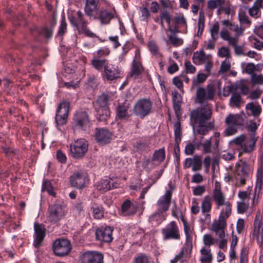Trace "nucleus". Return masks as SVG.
<instances>
[{
	"label": "nucleus",
	"mask_w": 263,
	"mask_h": 263,
	"mask_svg": "<svg viewBox=\"0 0 263 263\" xmlns=\"http://www.w3.org/2000/svg\"><path fill=\"white\" fill-rule=\"evenodd\" d=\"M212 198L216 203L217 209L223 206L218 219L214 221H227L231 215L232 204L229 201H226L225 195L221 192L220 187L217 186L213 190Z\"/></svg>",
	"instance_id": "1"
},
{
	"label": "nucleus",
	"mask_w": 263,
	"mask_h": 263,
	"mask_svg": "<svg viewBox=\"0 0 263 263\" xmlns=\"http://www.w3.org/2000/svg\"><path fill=\"white\" fill-rule=\"evenodd\" d=\"M212 114V106L210 104L201 105L196 109H194L190 114V122L193 130L197 124H205L209 120Z\"/></svg>",
	"instance_id": "2"
},
{
	"label": "nucleus",
	"mask_w": 263,
	"mask_h": 263,
	"mask_svg": "<svg viewBox=\"0 0 263 263\" xmlns=\"http://www.w3.org/2000/svg\"><path fill=\"white\" fill-rule=\"evenodd\" d=\"M110 96L105 93L100 95L96 101L95 110L97 112L98 119L100 121L106 122L110 117L109 101Z\"/></svg>",
	"instance_id": "3"
},
{
	"label": "nucleus",
	"mask_w": 263,
	"mask_h": 263,
	"mask_svg": "<svg viewBox=\"0 0 263 263\" xmlns=\"http://www.w3.org/2000/svg\"><path fill=\"white\" fill-rule=\"evenodd\" d=\"M252 173L253 167L248 162L241 160L236 164L234 174L237 180L239 181L240 185H244L251 177Z\"/></svg>",
	"instance_id": "4"
},
{
	"label": "nucleus",
	"mask_w": 263,
	"mask_h": 263,
	"mask_svg": "<svg viewBox=\"0 0 263 263\" xmlns=\"http://www.w3.org/2000/svg\"><path fill=\"white\" fill-rule=\"evenodd\" d=\"M70 22L74 26L77 28L79 32L82 34L92 39L98 38L100 39L96 34L88 28L87 27L88 23L81 11H78L76 16L71 17Z\"/></svg>",
	"instance_id": "5"
},
{
	"label": "nucleus",
	"mask_w": 263,
	"mask_h": 263,
	"mask_svg": "<svg viewBox=\"0 0 263 263\" xmlns=\"http://www.w3.org/2000/svg\"><path fill=\"white\" fill-rule=\"evenodd\" d=\"M88 149V143L83 138L78 139L70 144L71 156L76 159L83 158Z\"/></svg>",
	"instance_id": "6"
},
{
	"label": "nucleus",
	"mask_w": 263,
	"mask_h": 263,
	"mask_svg": "<svg viewBox=\"0 0 263 263\" xmlns=\"http://www.w3.org/2000/svg\"><path fill=\"white\" fill-rule=\"evenodd\" d=\"M52 251L54 254L59 257L67 255L71 252L72 247L70 241L64 238L56 239L52 243Z\"/></svg>",
	"instance_id": "7"
},
{
	"label": "nucleus",
	"mask_w": 263,
	"mask_h": 263,
	"mask_svg": "<svg viewBox=\"0 0 263 263\" xmlns=\"http://www.w3.org/2000/svg\"><path fill=\"white\" fill-rule=\"evenodd\" d=\"M215 93V89L212 85H208L206 89L198 87L196 93L195 102L201 105L208 103L207 101L212 100Z\"/></svg>",
	"instance_id": "8"
},
{
	"label": "nucleus",
	"mask_w": 263,
	"mask_h": 263,
	"mask_svg": "<svg viewBox=\"0 0 263 263\" xmlns=\"http://www.w3.org/2000/svg\"><path fill=\"white\" fill-rule=\"evenodd\" d=\"M144 67L142 64L140 50L137 48L135 50V57L131 64L130 72L128 75L129 78L137 79L140 77L143 71Z\"/></svg>",
	"instance_id": "9"
},
{
	"label": "nucleus",
	"mask_w": 263,
	"mask_h": 263,
	"mask_svg": "<svg viewBox=\"0 0 263 263\" xmlns=\"http://www.w3.org/2000/svg\"><path fill=\"white\" fill-rule=\"evenodd\" d=\"M48 220L50 222L57 223L61 220L66 213V208L60 203H55L48 209Z\"/></svg>",
	"instance_id": "10"
},
{
	"label": "nucleus",
	"mask_w": 263,
	"mask_h": 263,
	"mask_svg": "<svg viewBox=\"0 0 263 263\" xmlns=\"http://www.w3.org/2000/svg\"><path fill=\"white\" fill-rule=\"evenodd\" d=\"M227 227V221H213L212 224V231L215 233L221 240L219 244V247L223 249L227 247V240L225 237L224 230Z\"/></svg>",
	"instance_id": "11"
},
{
	"label": "nucleus",
	"mask_w": 263,
	"mask_h": 263,
	"mask_svg": "<svg viewBox=\"0 0 263 263\" xmlns=\"http://www.w3.org/2000/svg\"><path fill=\"white\" fill-rule=\"evenodd\" d=\"M152 105V101L149 99H140L135 104L134 113L141 117H145L151 112Z\"/></svg>",
	"instance_id": "12"
},
{
	"label": "nucleus",
	"mask_w": 263,
	"mask_h": 263,
	"mask_svg": "<svg viewBox=\"0 0 263 263\" xmlns=\"http://www.w3.org/2000/svg\"><path fill=\"white\" fill-rule=\"evenodd\" d=\"M164 240L168 239L178 240L180 238L179 229L177 223L172 221L161 230Z\"/></svg>",
	"instance_id": "13"
},
{
	"label": "nucleus",
	"mask_w": 263,
	"mask_h": 263,
	"mask_svg": "<svg viewBox=\"0 0 263 263\" xmlns=\"http://www.w3.org/2000/svg\"><path fill=\"white\" fill-rule=\"evenodd\" d=\"M70 103L68 101H63L59 104L55 117L58 125L62 126L66 123Z\"/></svg>",
	"instance_id": "14"
},
{
	"label": "nucleus",
	"mask_w": 263,
	"mask_h": 263,
	"mask_svg": "<svg viewBox=\"0 0 263 263\" xmlns=\"http://www.w3.org/2000/svg\"><path fill=\"white\" fill-rule=\"evenodd\" d=\"M81 263H104V255L99 251H87L80 255Z\"/></svg>",
	"instance_id": "15"
},
{
	"label": "nucleus",
	"mask_w": 263,
	"mask_h": 263,
	"mask_svg": "<svg viewBox=\"0 0 263 263\" xmlns=\"http://www.w3.org/2000/svg\"><path fill=\"white\" fill-rule=\"evenodd\" d=\"M122 71L118 66L108 63L102 73L103 78L108 81H113L121 77Z\"/></svg>",
	"instance_id": "16"
},
{
	"label": "nucleus",
	"mask_w": 263,
	"mask_h": 263,
	"mask_svg": "<svg viewBox=\"0 0 263 263\" xmlns=\"http://www.w3.org/2000/svg\"><path fill=\"white\" fill-rule=\"evenodd\" d=\"M112 136V133L105 128H97L95 134V139L100 145L109 143Z\"/></svg>",
	"instance_id": "17"
},
{
	"label": "nucleus",
	"mask_w": 263,
	"mask_h": 263,
	"mask_svg": "<svg viewBox=\"0 0 263 263\" xmlns=\"http://www.w3.org/2000/svg\"><path fill=\"white\" fill-rule=\"evenodd\" d=\"M88 181L87 175L84 172L74 173L70 177L71 185L77 189H83Z\"/></svg>",
	"instance_id": "18"
},
{
	"label": "nucleus",
	"mask_w": 263,
	"mask_h": 263,
	"mask_svg": "<svg viewBox=\"0 0 263 263\" xmlns=\"http://www.w3.org/2000/svg\"><path fill=\"white\" fill-rule=\"evenodd\" d=\"M261 215L257 212L254 222V231L253 238L256 239L258 242L263 244V222H261Z\"/></svg>",
	"instance_id": "19"
},
{
	"label": "nucleus",
	"mask_w": 263,
	"mask_h": 263,
	"mask_svg": "<svg viewBox=\"0 0 263 263\" xmlns=\"http://www.w3.org/2000/svg\"><path fill=\"white\" fill-rule=\"evenodd\" d=\"M115 10H109L107 9H101L99 13L95 14L91 17L94 19L98 20L102 25L108 24L110 21L115 17Z\"/></svg>",
	"instance_id": "20"
},
{
	"label": "nucleus",
	"mask_w": 263,
	"mask_h": 263,
	"mask_svg": "<svg viewBox=\"0 0 263 263\" xmlns=\"http://www.w3.org/2000/svg\"><path fill=\"white\" fill-rule=\"evenodd\" d=\"M113 229L110 227H102L96 230V236L97 240L105 242L112 241Z\"/></svg>",
	"instance_id": "21"
},
{
	"label": "nucleus",
	"mask_w": 263,
	"mask_h": 263,
	"mask_svg": "<svg viewBox=\"0 0 263 263\" xmlns=\"http://www.w3.org/2000/svg\"><path fill=\"white\" fill-rule=\"evenodd\" d=\"M172 196V192L171 191L167 190L165 192V194L157 201L158 211L166 213L168 210L171 204Z\"/></svg>",
	"instance_id": "22"
},
{
	"label": "nucleus",
	"mask_w": 263,
	"mask_h": 263,
	"mask_svg": "<svg viewBox=\"0 0 263 263\" xmlns=\"http://www.w3.org/2000/svg\"><path fill=\"white\" fill-rule=\"evenodd\" d=\"M34 239L33 245L36 248H39L43 242L45 236L46 229L45 226L42 224L35 223L34 224Z\"/></svg>",
	"instance_id": "23"
},
{
	"label": "nucleus",
	"mask_w": 263,
	"mask_h": 263,
	"mask_svg": "<svg viewBox=\"0 0 263 263\" xmlns=\"http://www.w3.org/2000/svg\"><path fill=\"white\" fill-rule=\"evenodd\" d=\"M202 161L201 156L196 155L193 158H187L183 164L184 168H192L193 171H200L202 169Z\"/></svg>",
	"instance_id": "24"
},
{
	"label": "nucleus",
	"mask_w": 263,
	"mask_h": 263,
	"mask_svg": "<svg viewBox=\"0 0 263 263\" xmlns=\"http://www.w3.org/2000/svg\"><path fill=\"white\" fill-rule=\"evenodd\" d=\"M201 146L202 148V152L203 154H212L213 155H215L219 152L218 142L215 141V143H213L212 139H208L203 142H201Z\"/></svg>",
	"instance_id": "25"
},
{
	"label": "nucleus",
	"mask_w": 263,
	"mask_h": 263,
	"mask_svg": "<svg viewBox=\"0 0 263 263\" xmlns=\"http://www.w3.org/2000/svg\"><path fill=\"white\" fill-rule=\"evenodd\" d=\"M245 114L242 112L239 114H230L225 119V123L228 125L232 126L242 127L244 125Z\"/></svg>",
	"instance_id": "26"
},
{
	"label": "nucleus",
	"mask_w": 263,
	"mask_h": 263,
	"mask_svg": "<svg viewBox=\"0 0 263 263\" xmlns=\"http://www.w3.org/2000/svg\"><path fill=\"white\" fill-rule=\"evenodd\" d=\"M263 185V175L261 173L259 174L258 173L257 176V180L256 183V186L254 190V193L253 197L251 198V205L254 206L256 205L258 202V199L259 197L260 191L262 189Z\"/></svg>",
	"instance_id": "27"
},
{
	"label": "nucleus",
	"mask_w": 263,
	"mask_h": 263,
	"mask_svg": "<svg viewBox=\"0 0 263 263\" xmlns=\"http://www.w3.org/2000/svg\"><path fill=\"white\" fill-rule=\"evenodd\" d=\"M112 180L110 178L101 179L96 184L97 189L102 193L106 192L117 186V183L112 182Z\"/></svg>",
	"instance_id": "28"
},
{
	"label": "nucleus",
	"mask_w": 263,
	"mask_h": 263,
	"mask_svg": "<svg viewBox=\"0 0 263 263\" xmlns=\"http://www.w3.org/2000/svg\"><path fill=\"white\" fill-rule=\"evenodd\" d=\"M100 0H86L84 7L86 14L90 17L97 14Z\"/></svg>",
	"instance_id": "29"
},
{
	"label": "nucleus",
	"mask_w": 263,
	"mask_h": 263,
	"mask_svg": "<svg viewBox=\"0 0 263 263\" xmlns=\"http://www.w3.org/2000/svg\"><path fill=\"white\" fill-rule=\"evenodd\" d=\"M73 121L76 125L81 128L87 126L89 123L87 113L86 111L77 112L74 116Z\"/></svg>",
	"instance_id": "30"
},
{
	"label": "nucleus",
	"mask_w": 263,
	"mask_h": 263,
	"mask_svg": "<svg viewBox=\"0 0 263 263\" xmlns=\"http://www.w3.org/2000/svg\"><path fill=\"white\" fill-rule=\"evenodd\" d=\"M138 207L129 200H126L122 204L121 211L125 216L133 215L136 213Z\"/></svg>",
	"instance_id": "31"
},
{
	"label": "nucleus",
	"mask_w": 263,
	"mask_h": 263,
	"mask_svg": "<svg viewBox=\"0 0 263 263\" xmlns=\"http://www.w3.org/2000/svg\"><path fill=\"white\" fill-rule=\"evenodd\" d=\"M129 104L124 102L119 103L117 108V116L120 119H127L131 116L128 111Z\"/></svg>",
	"instance_id": "32"
},
{
	"label": "nucleus",
	"mask_w": 263,
	"mask_h": 263,
	"mask_svg": "<svg viewBox=\"0 0 263 263\" xmlns=\"http://www.w3.org/2000/svg\"><path fill=\"white\" fill-rule=\"evenodd\" d=\"M166 213L157 210L149 216L148 220L152 224L157 226L166 219Z\"/></svg>",
	"instance_id": "33"
},
{
	"label": "nucleus",
	"mask_w": 263,
	"mask_h": 263,
	"mask_svg": "<svg viewBox=\"0 0 263 263\" xmlns=\"http://www.w3.org/2000/svg\"><path fill=\"white\" fill-rule=\"evenodd\" d=\"M257 139L256 137H250V138L245 140L243 145H242V151L246 153H250L255 148V143Z\"/></svg>",
	"instance_id": "34"
},
{
	"label": "nucleus",
	"mask_w": 263,
	"mask_h": 263,
	"mask_svg": "<svg viewBox=\"0 0 263 263\" xmlns=\"http://www.w3.org/2000/svg\"><path fill=\"white\" fill-rule=\"evenodd\" d=\"M246 110L251 111V115L255 118L258 117L262 111L261 106L257 104H255L253 102L248 103L246 105Z\"/></svg>",
	"instance_id": "35"
},
{
	"label": "nucleus",
	"mask_w": 263,
	"mask_h": 263,
	"mask_svg": "<svg viewBox=\"0 0 263 263\" xmlns=\"http://www.w3.org/2000/svg\"><path fill=\"white\" fill-rule=\"evenodd\" d=\"M175 25L179 28H183V33H186L187 25L186 20L183 14H180L175 16L174 17Z\"/></svg>",
	"instance_id": "36"
},
{
	"label": "nucleus",
	"mask_w": 263,
	"mask_h": 263,
	"mask_svg": "<svg viewBox=\"0 0 263 263\" xmlns=\"http://www.w3.org/2000/svg\"><path fill=\"white\" fill-rule=\"evenodd\" d=\"M241 102L242 98L240 94L236 91L232 92L230 99L229 105L233 108H240Z\"/></svg>",
	"instance_id": "37"
},
{
	"label": "nucleus",
	"mask_w": 263,
	"mask_h": 263,
	"mask_svg": "<svg viewBox=\"0 0 263 263\" xmlns=\"http://www.w3.org/2000/svg\"><path fill=\"white\" fill-rule=\"evenodd\" d=\"M108 61L106 59H96L93 58L91 60V64L92 67L98 71L104 70L106 65L108 64Z\"/></svg>",
	"instance_id": "38"
},
{
	"label": "nucleus",
	"mask_w": 263,
	"mask_h": 263,
	"mask_svg": "<svg viewBox=\"0 0 263 263\" xmlns=\"http://www.w3.org/2000/svg\"><path fill=\"white\" fill-rule=\"evenodd\" d=\"M200 253L202 255L200 260L202 263L211 262L213 259V256L211 253V249L209 248L203 247L200 250Z\"/></svg>",
	"instance_id": "39"
},
{
	"label": "nucleus",
	"mask_w": 263,
	"mask_h": 263,
	"mask_svg": "<svg viewBox=\"0 0 263 263\" xmlns=\"http://www.w3.org/2000/svg\"><path fill=\"white\" fill-rule=\"evenodd\" d=\"M153 160L155 161L157 164H161L164 161L165 158V151L164 147L156 150L153 155Z\"/></svg>",
	"instance_id": "40"
},
{
	"label": "nucleus",
	"mask_w": 263,
	"mask_h": 263,
	"mask_svg": "<svg viewBox=\"0 0 263 263\" xmlns=\"http://www.w3.org/2000/svg\"><path fill=\"white\" fill-rule=\"evenodd\" d=\"M263 0H256L253 6L249 9V15L252 17L257 18V15L260 11V9L261 8Z\"/></svg>",
	"instance_id": "41"
},
{
	"label": "nucleus",
	"mask_w": 263,
	"mask_h": 263,
	"mask_svg": "<svg viewBox=\"0 0 263 263\" xmlns=\"http://www.w3.org/2000/svg\"><path fill=\"white\" fill-rule=\"evenodd\" d=\"M206 59V55L203 51H200L199 52H195L193 57L194 63L197 65L204 63Z\"/></svg>",
	"instance_id": "42"
},
{
	"label": "nucleus",
	"mask_w": 263,
	"mask_h": 263,
	"mask_svg": "<svg viewBox=\"0 0 263 263\" xmlns=\"http://www.w3.org/2000/svg\"><path fill=\"white\" fill-rule=\"evenodd\" d=\"M133 263H151V257L144 253H140L134 257Z\"/></svg>",
	"instance_id": "43"
},
{
	"label": "nucleus",
	"mask_w": 263,
	"mask_h": 263,
	"mask_svg": "<svg viewBox=\"0 0 263 263\" xmlns=\"http://www.w3.org/2000/svg\"><path fill=\"white\" fill-rule=\"evenodd\" d=\"M212 208L211 198L210 196L204 197L201 203V210L203 213L209 212Z\"/></svg>",
	"instance_id": "44"
},
{
	"label": "nucleus",
	"mask_w": 263,
	"mask_h": 263,
	"mask_svg": "<svg viewBox=\"0 0 263 263\" xmlns=\"http://www.w3.org/2000/svg\"><path fill=\"white\" fill-rule=\"evenodd\" d=\"M133 45L129 42H127L124 46L122 47V53L118 57V59L120 62L125 61V57L130 50L132 48Z\"/></svg>",
	"instance_id": "45"
},
{
	"label": "nucleus",
	"mask_w": 263,
	"mask_h": 263,
	"mask_svg": "<svg viewBox=\"0 0 263 263\" xmlns=\"http://www.w3.org/2000/svg\"><path fill=\"white\" fill-rule=\"evenodd\" d=\"M184 231L186 237V244L192 245V237H193V232L190 226L187 223L183 225Z\"/></svg>",
	"instance_id": "46"
},
{
	"label": "nucleus",
	"mask_w": 263,
	"mask_h": 263,
	"mask_svg": "<svg viewBox=\"0 0 263 263\" xmlns=\"http://www.w3.org/2000/svg\"><path fill=\"white\" fill-rule=\"evenodd\" d=\"M134 148L137 152H143L148 150L149 148V144L147 142L142 141H138L134 145Z\"/></svg>",
	"instance_id": "47"
},
{
	"label": "nucleus",
	"mask_w": 263,
	"mask_h": 263,
	"mask_svg": "<svg viewBox=\"0 0 263 263\" xmlns=\"http://www.w3.org/2000/svg\"><path fill=\"white\" fill-rule=\"evenodd\" d=\"M91 209L95 218L99 219L103 217L104 212L102 208L99 207L97 204H93Z\"/></svg>",
	"instance_id": "48"
},
{
	"label": "nucleus",
	"mask_w": 263,
	"mask_h": 263,
	"mask_svg": "<svg viewBox=\"0 0 263 263\" xmlns=\"http://www.w3.org/2000/svg\"><path fill=\"white\" fill-rule=\"evenodd\" d=\"M174 133L175 142H179L181 139L182 129L179 121L176 122L174 124Z\"/></svg>",
	"instance_id": "49"
},
{
	"label": "nucleus",
	"mask_w": 263,
	"mask_h": 263,
	"mask_svg": "<svg viewBox=\"0 0 263 263\" xmlns=\"http://www.w3.org/2000/svg\"><path fill=\"white\" fill-rule=\"evenodd\" d=\"M205 17L204 14L202 11L199 12V18L198 21V34H200L201 35L204 29V27Z\"/></svg>",
	"instance_id": "50"
},
{
	"label": "nucleus",
	"mask_w": 263,
	"mask_h": 263,
	"mask_svg": "<svg viewBox=\"0 0 263 263\" xmlns=\"http://www.w3.org/2000/svg\"><path fill=\"white\" fill-rule=\"evenodd\" d=\"M219 24L218 22L214 23L210 29L211 36L214 41H216L218 38Z\"/></svg>",
	"instance_id": "51"
},
{
	"label": "nucleus",
	"mask_w": 263,
	"mask_h": 263,
	"mask_svg": "<svg viewBox=\"0 0 263 263\" xmlns=\"http://www.w3.org/2000/svg\"><path fill=\"white\" fill-rule=\"evenodd\" d=\"M110 53V50L107 48H102L99 49L93 54V58L96 59H103L102 58L107 56Z\"/></svg>",
	"instance_id": "52"
},
{
	"label": "nucleus",
	"mask_w": 263,
	"mask_h": 263,
	"mask_svg": "<svg viewBox=\"0 0 263 263\" xmlns=\"http://www.w3.org/2000/svg\"><path fill=\"white\" fill-rule=\"evenodd\" d=\"M168 41H170L174 47L180 46L183 43V40L178 37L176 35H170L168 36Z\"/></svg>",
	"instance_id": "53"
},
{
	"label": "nucleus",
	"mask_w": 263,
	"mask_h": 263,
	"mask_svg": "<svg viewBox=\"0 0 263 263\" xmlns=\"http://www.w3.org/2000/svg\"><path fill=\"white\" fill-rule=\"evenodd\" d=\"M224 0H209L208 2V8L214 10L217 7L222 6L224 4Z\"/></svg>",
	"instance_id": "54"
},
{
	"label": "nucleus",
	"mask_w": 263,
	"mask_h": 263,
	"mask_svg": "<svg viewBox=\"0 0 263 263\" xmlns=\"http://www.w3.org/2000/svg\"><path fill=\"white\" fill-rule=\"evenodd\" d=\"M55 23L50 27L48 28L47 27H44L41 31V34L43 35L46 39H50L52 37L53 27Z\"/></svg>",
	"instance_id": "55"
},
{
	"label": "nucleus",
	"mask_w": 263,
	"mask_h": 263,
	"mask_svg": "<svg viewBox=\"0 0 263 263\" xmlns=\"http://www.w3.org/2000/svg\"><path fill=\"white\" fill-rule=\"evenodd\" d=\"M209 73L205 74L203 73H199L197 76V79L193 80V86H196L198 84L203 83L206 81L208 76Z\"/></svg>",
	"instance_id": "56"
},
{
	"label": "nucleus",
	"mask_w": 263,
	"mask_h": 263,
	"mask_svg": "<svg viewBox=\"0 0 263 263\" xmlns=\"http://www.w3.org/2000/svg\"><path fill=\"white\" fill-rule=\"evenodd\" d=\"M197 129L194 130V133H196L201 135H205L210 130L208 126L205 124H198Z\"/></svg>",
	"instance_id": "57"
},
{
	"label": "nucleus",
	"mask_w": 263,
	"mask_h": 263,
	"mask_svg": "<svg viewBox=\"0 0 263 263\" xmlns=\"http://www.w3.org/2000/svg\"><path fill=\"white\" fill-rule=\"evenodd\" d=\"M215 240L210 234H205L203 237V242L204 245V247L209 248L214 244Z\"/></svg>",
	"instance_id": "58"
},
{
	"label": "nucleus",
	"mask_w": 263,
	"mask_h": 263,
	"mask_svg": "<svg viewBox=\"0 0 263 263\" xmlns=\"http://www.w3.org/2000/svg\"><path fill=\"white\" fill-rule=\"evenodd\" d=\"M249 206V203L244 202V201H239L237 202V208L239 213H245Z\"/></svg>",
	"instance_id": "59"
},
{
	"label": "nucleus",
	"mask_w": 263,
	"mask_h": 263,
	"mask_svg": "<svg viewBox=\"0 0 263 263\" xmlns=\"http://www.w3.org/2000/svg\"><path fill=\"white\" fill-rule=\"evenodd\" d=\"M250 193L248 191H239L238 194V196L240 199V201H244V202L249 203L250 199Z\"/></svg>",
	"instance_id": "60"
},
{
	"label": "nucleus",
	"mask_w": 263,
	"mask_h": 263,
	"mask_svg": "<svg viewBox=\"0 0 263 263\" xmlns=\"http://www.w3.org/2000/svg\"><path fill=\"white\" fill-rule=\"evenodd\" d=\"M171 15L168 11L163 10L160 12V20L165 21L169 25L171 23Z\"/></svg>",
	"instance_id": "61"
},
{
	"label": "nucleus",
	"mask_w": 263,
	"mask_h": 263,
	"mask_svg": "<svg viewBox=\"0 0 263 263\" xmlns=\"http://www.w3.org/2000/svg\"><path fill=\"white\" fill-rule=\"evenodd\" d=\"M251 81L253 84H263V75L253 74Z\"/></svg>",
	"instance_id": "62"
},
{
	"label": "nucleus",
	"mask_w": 263,
	"mask_h": 263,
	"mask_svg": "<svg viewBox=\"0 0 263 263\" xmlns=\"http://www.w3.org/2000/svg\"><path fill=\"white\" fill-rule=\"evenodd\" d=\"M218 55L221 58H229L230 57V52L228 47H221L218 51Z\"/></svg>",
	"instance_id": "63"
},
{
	"label": "nucleus",
	"mask_w": 263,
	"mask_h": 263,
	"mask_svg": "<svg viewBox=\"0 0 263 263\" xmlns=\"http://www.w3.org/2000/svg\"><path fill=\"white\" fill-rule=\"evenodd\" d=\"M73 212L76 216H79L84 212L83 205L82 202L77 203L73 209Z\"/></svg>",
	"instance_id": "64"
}]
</instances>
